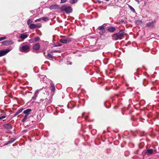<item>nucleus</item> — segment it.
<instances>
[{"mask_svg":"<svg viewBox=\"0 0 159 159\" xmlns=\"http://www.w3.org/2000/svg\"><path fill=\"white\" fill-rule=\"evenodd\" d=\"M125 34V33L124 30L122 29L120 30L118 33L114 34L112 37L116 40H120L122 39Z\"/></svg>","mask_w":159,"mask_h":159,"instance_id":"f257e3e1","label":"nucleus"},{"mask_svg":"<svg viewBox=\"0 0 159 159\" xmlns=\"http://www.w3.org/2000/svg\"><path fill=\"white\" fill-rule=\"evenodd\" d=\"M61 12H65L66 13H71L73 11V8L71 6H67L66 5H63L60 8Z\"/></svg>","mask_w":159,"mask_h":159,"instance_id":"f03ea898","label":"nucleus"},{"mask_svg":"<svg viewBox=\"0 0 159 159\" xmlns=\"http://www.w3.org/2000/svg\"><path fill=\"white\" fill-rule=\"evenodd\" d=\"M30 44H22L20 48V51L24 52H27L30 51Z\"/></svg>","mask_w":159,"mask_h":159,"instance_id":"7ed1b4c3","label":"nucleus"},{"mask_svg":"<svg viewBox=\"0 0 159 159\" xmlns=\"http://www.w3.org/2000/svg\"><path fill=\"white\" fill-rule=\"evenodd\" d=\"M106 26L103 25L102 26H99L97 29L98 32L100 35H102L106 31L105 29Z\"/></svg>","mask_w":159,"mask_h":159,"instance_id":"20e7f679","label":"nucleus"},{"mask_svg":"<svg viewBox=\"0 0 159 159\" xmlns=\"http://www.w3.org/2000/svg\"><path fill=\"white\" fill-rule=\"evenodd\" d=\"M72 39L70 38L61 39L60 40V42L63 43H69L71 41Z\"/></svg>","mask_w":159,"mask_h":159,"instance_id":"39448f33","label":"nucleus"},{"mask_svg":"<svg viewBox=\"0 0 159 159\" xmlns=\"http://www.w3.org/2000/svg\"><path fill=\"white\" fill-rule=\"evenodd\" d=\"M156 22L155 20L152 21L150 22L147 23L146 24V26L150 28H153L155 27V24Z\"/></svg>","mask_w":159,"mask_h":159,"instance_id":"423d86ee","label":"nucleus"},{"mask_svg":"<svg viewBox=\"0 0 159 159\" xmlns=\"http://www.w3.org/2000/svg\"><path fill=\"white\" fill-rule=\"evenodd\" d=\"M9 51V50L8 49H6L2 50H0V57L5 55Z\"/></svg>","mask_w":159,"mask_h":159,"instance_id":"0eeeda50","label":"nucleus"},{"mask_svg":"<svg viewBox=\"0 0 159 159\" xmlns=\"http://www.w3.org/2000/svg\"><path fill=\"white\" fill-rule=\"evenodd\" d=\"M116 28L114 27H108L107 30L110 33H113L116 30Z\"/></svg>","mask_w":159,"mask_h":159,"instance_id":"6e6552de","label":"nucleus"},{"mask_svg":"<svg viewBox=\"0 0 159 159\" xmlns=\"http://www.w3.org/2000/svg\"><path fill=\"white\" fill-rule=\"evenodd\" d=\"M3 127L5 128L8 129H11L12 128V125L9 123H7L4 125Z\"/></svg>","mask_w":159,"mask_h":159,"instance_id":"1a4fd4ad","label":"nucleus"},{"mask_svg":"<svg viewBox=\"0 0 159 159\" xmlns=\"http://www.w3.org/2000/svg\"><path fill=\"white\" fill-rule=\"evenodd\" d=\"M40 45L39 43H37L35 44L33 47V49L36 50H38L39 49Z\"/></svg>","mask_w":159,"mask_h":159,"instance_id":"9d476101","label":"nucleus"},{"mask_svg":"<svg viewBox=\"0 0 159 159\" xmlns=\"http://www.w3.org/2000/svg\"><path fill=\"white\" fill-rule=\"evenodd\" d=\"M11 42L9 40H5L3 41L2 43V45H8L11 44Z\"/></svg>","mask_w":159,"mask_h":159,"instance_id":"9b49d317","label":"nucleus"},{"mask_svg":"<svg viewBox=\"0 0 159 159\" xmlns=\"http://www.w3.org/2000/svg\"><path fill=\"white\" fill-rule=\"evenodd\" d=\"M31 109L28 108L24 110L23 111V113L26 115H28L30 114V112L31 111Z\"/></svg>","mask_w":159,"mask_h":159,"instance_id":"f8f14e48","label":"nucleus"},{"mask_svg":"<svg viewBox=\"0 0 159 159\" xmlns=\"http://www.w3.org/2000/svg\"><path fill=\"white\" fill-rule=\"evenodd\" d=\"M59 6L57 5V4H55V5H51L49 9L50 10H52L54 9H56L57 8H59Z\"/></svg>","mask_w":159,"mask_h":159,"instance_id":"ddd939ff","label":"nucleus"},{"mask_svg":"<svg viewBox=\"0 0 159 159\" xmlns=\"http://www.w3.org/2000/svg\"><path fill=\"white\" fill-rule=\"evenodd\" d=\"M153 152V150L152 149H148L146 150V153L147 155L152 154Z\"/></svg>","mask_w":159,"mask_h":159,"instance_id":"4468645a","label":"nucleus"},{"mask_svg":"<svg viewBox=\"0 0 159 159\" xmlns=\"http://www.w3.org/2000/svg\"><path fill=\"white\" fill-rule=\"evenodd\" d=\"M28 36V35L25 34H21L20 36V37L21 39H25Z\"/></svg>","mask_w":159,"mask_h":159,"instance_id":"2eb2a0df","label":"nucleus"},{"mask_svg":"<svg viewBox=\"0 0 159 159\" xmlns=\"http://www.w3.org/2000/svg\"><path fill=\"white\" fill-rule=\"evenodd\" d=\"M24 108H21L20 109H19V110H18L17 112H16L15 114H14V116H17L18 114H19V113H21L23 110H24Z\"/></svg>","mask_w":159,"mask_h":159,"instance_id":"dca6fc26","label":"nucleus"},{"mask_svg":"<svg viewBox=\"0 0 159 159\" xmlns=\"http://www.w3.org/2000/svg\"><path fill=\"white\" fill-rule=\"evenodd\" d=\"M29 28L31 29L36 28V24H31L29 26Z\"/></svg>","mask_w":159,"mask_h":159,"instance_id":"f3484780","label":"nucleus"},{"mask_svg":"<svg viewBox=\"0 0 159 159\" xmlns=\"http://www.w3.org/2000/svg\"><path fill=\"white\" fill-rule=\"evenodd\" d=\"M28 116V115H25L24 116V118L21 121L23 122H24L25 120L27 119Z\"/></svg>","mask_w":159,"mask_h":159,"instance_id":"a211bd4d","label":"nucleus"},{"mask_svg":"<svg viewBox=\"0 0 159 159\" xmlns=\"http://www.w3.org/2000/svg\"><path fill=\"white\" fill-rule=\"evenodd\" d=\"M47 58L48 59H49V58L53 59L54 58V57L52 54L48 53L47 55Z\"/></svg>","mask_w":159,"mask_h":159,"instance_id":"6ab92c4d","label":"nucleus"},{"mask_svg":"<svg viewBox=\"0 0 159 159\" xmlns=\"http://www.w3.org/2000/svg\"><path fill=\"white\" fill-rule=\"evenodd\" d=\"M142 21L141 20H138L135 21V23L138 25H139L142 23Z\"/></svg>","mask_w":159,"mask_h":159,"instance_id":"aec40b11","label":"nucleus"},{"mask_svg":"<svg viewBox=\"0 0 159 159\" xmlns=\"http://www.w3.org/2000/svg\"><path fill=\"white\" fill-rule=\"evenodd\" d=\"M51 90L53 92H54L55 91V86L54 85H52L51 86Z\"/></svg>","mask_w":159,"mask_h":159,"instance_id":"412c9836","label":"nucleus"},{"mask_svg":"<svg viewBox=\"0 0 159 159\" xmlns=\"http://www.w3.org/2000/svg\"><path fill=\"white\" fill-rule=\"evenodd\" d=\"M15 139H13L12 140H10L9 141H8V142L6 144L7 145L12 143L15 141Z\"/></svg>","mask_w":159,"mask_h":159,"instance_id":"4be33fe9","label":"nucleus"},{"mask_svg":"<svg viewBox=\"0 0 159 159\" xmlns=\"http://www.w3.org/2000/svg\"><path fill=\"white\" fill-rule=\"evenodd\" d=\"M42 18V19L44 21H47L49 20V18L48 17H43Z\"/></svg>","mask_w":159,"mask_h":159,"instance_id":"5701e85b","label":"nucleus"},{"mask_svg":"<svg viewBox=\"0 0 159 159\" xmlns=\"http://www.w3.org/2000/svg\"><path fill=\"white\" fill-rule=\"evenodd\" d=\"M32 22V20L31 19H29L27 20V23L28 25H29Z\"/></svg>","mask_w":159,"mask_h":159,"instance_id":"b1692460","label":"nucleus"},{"mask_svg":"<svg viewBox=\"0 0 159 159\" xmlns=\"http://www.w3.org/2000/svg\"><path fill=\"white\" fill-rule=\"evenodd\" d=\"M129 7L130 9L132 11H133V12L135 11L134 9L132 7H131L130 6H129Z\"/></svg>","mask_w":159,"mask_h":159,"instance_id":"393cba45","label":"nucleus"},{"mask_svg":"<svg viewBox=\"0 0 159 159\" xmlns=\"http://www.w3.org/2000/svg\"><path fill=\"white\" fill-rule=\"evenodd\" d=\"M61 45L59 43H57V44H54L53 45L54 47H58L61 46Z\"/></svg>","mask_w":159,"mask_h":159,"instance_id":"a878e982","label":"nucleus"},{"mask_svg":"<svg viewBox=\"0 0 159 159\" xmlns=\"http://www.w3.org/2000/svg\"><path fill=\"white\" fill-rule=\"evenodd\" d=\"M95 3H98L99 4H101V3L102 2L101 1H93Z\"/></svg>","mask_w":159,"mask_h":159,"instance_id":"bb28decb","label":"nucleus"},{"mask_svg":"<svg viewBox=\"0 0 159 159\" xmlns=\"http://www.w3.org/2000/svg\"><path fill=\"white\" fill-rule=\"evenodd\" d=\"M41 27L40 24H36V28H40Z\"/></svg>","mask_w":159,"mask_h":159,"instance_id":"cd10ccee","label":"nucleus"},{"mask_svg":"<svg viewBox=\"0 0 159 159\" xmlns=\"http://www.w3.org/2000/svg\"><path fill=\"white\" fill-rule=\"evenodd\" d=\"M6 38L7 37L5 36L0 38V41L6 39Z\"/></svg>","mask_w":159,"mask_h":159,"instance_id":"c85d7f7f","label":"nucleus"},{"mask_svg":"<svg viewBox=\"0 0 159 159\" xmlns=\"http://www.w3.org/2000/svg\"><path fill=\"white\" fill-rule=\"evenodd\" d=\"M78 1H70V3L72 4L75 3Z\"/></svg>","mask_w":159,"mask_h":159,"instance_id":"c756f323","label":"nucleus"},{"mask_svg":"<svg viewBox=\"0 0 159 159\" xmlns=\"http://www.w3.org/2000/svg\"><path fill=\"white\" fill-rule=\"evenodd\" d=\"M39 37H37L34 39V40L35 41H38L39 40Z\"/></svg>","mask_w":159,"mask_h":159,"instance_id":"7c9ffc66","label":"nucleus"},{"mask_svg":"<svg viewBox=\"0 0 159 159\" xmlns=\"http://www.w3.org/2000/svg\"><path fill=\"white\" fill-rule=\"evenodd\" d=\"M42 19V18H40L37 19H36L35 20V22H37V21H40Z\"/></svg>","mask_w":159,"mask_h":159,"instance_id":"2f4dec72","label":"nucleus"},{"mask_svg":"<svg viewBox=\"0 0 159 159\" xmlns=\"http://www.w3.org/2000/svg\"><path fill=\"white\" fill-rule=\"evenodd\" d=\"M6 116H0V120L2 119L5 118H6Z\"/></svg>","mask_w":159,"mask_h":159,"instance_id":"473e14b6","label":"nucleus"},{"mask_svg":"<svg viewBox=\"0 0 159 159\" xmlns=\"http://www.w3.org/2000/svg\"><path fill=\"white\" fill-rule=\"evenodd\" d=\"M37 97V95L35 94H34V97H33V98L34 97L35 99H36V98Z\"/></svg>","mask_w":159,"mask_h":159,"instance_id":"72a5a7b5","label":"nucleus"},{"mask_svg":"<svg viewBox=\"0 0 159 159\" xmlns=\"http://www.w3.org/2000/svg\"><path fill=\"white\" fill-rule=\"evenodd\" d=\"M66 1H61L60 3H65V2Z\"/></svg>","mask_w":159,"mask_h":159,"instance_id":"f704fd0d","label":"nucleus"},{"mask_svg":"<svg viewBox=\"0 0 159 159\" xmlns=\"http://www.w3.org/2000/svg\"><path fill=\"white\" fill-rule=\"evenodd\" d=\"M54 52H60V51H59V50H57V51H54Z\"/></svg>","mask_w":159,"mask_h":159,"instance_id":"c9c22d12","label":"nucleus"},{"mask_svg":"<svg viewBox=\"0 0 159 159\" xmlns=\"http://www.w3.org/2000/svg\"><path fill=\"white\" fill-rule=\"evenodd\" d=\"M137 1H138V3H139V1L138 0Z\"/></svg>","mask_w":159,"mask_h":159,"instance_id":"e433bc0d","label":"nucleus"}]
</instances>
